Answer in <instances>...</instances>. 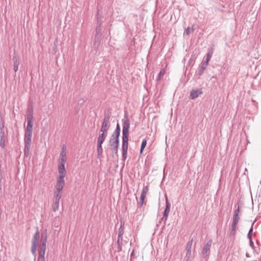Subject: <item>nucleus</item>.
<instances>
[{"label":"nucleus","mask_w":261,"mask_h":261,"mask_svg":"<svg viewBox=\"0 0 261 261\" xmlns=\"http://www.w3.org/2000/svg\"><path fill=\"white\" fill-rule=\"evenodd\" d=\"M130 126V122L128 118H125L123 120V129H122V156L125 159L126 158L127 152L128 149V135Z\"/></svg>","instance_id":"1"},{"label":"nucleus","mask_w":261,"mask_h":261,"mask_svg":"<svg viewBox=\"0 0 261 261\" xmlns=\"http://www.w3.org/2000/svg\"><path fill=\"white\" fill-rule=\"evenodd\" d=\"M120 134V127L117 123L116 128L112 134L109 140V145L111 147L112 152L115 154H117L119 147V137Z\"/></svg>","instance_id":"2"},{"label":"nucleus","mask_w":261,"mask_h":261,"mask_svg":"<svg viewBox=\"0 0 261 261\" xmlns=\"http://www.w3.org/2000/svg\"><path fill=\"white\" fill-rule=\"evenodd\" d=\"M47 239V229L44 230L41 233V244L39 248V257L38 261H45V253L46 251V243Z\"/></svg>","instance_id":"3"},{"label":"nucleus","mask_w":261,"mask_h":261,"mask_svg":"<svg viewBox=\"0 0 261 261\" xmlns=\"http://www.w3.org/2000/svg\"><path fill=\"white\" fill-rule=\"evenodd\" d=\"M32 134H24V155L25 157H28L30 155V150L31 147Z\"/></svg>","instance_id":"4"},{"label":"nucleus","mask_w":261,"mask_h":261,"mask_svg":"<svg viewBox=\"0 0 261 261\" xmlns=\"http://www.w3.org/2000/svg\"><path fill=\"white\" fill-rule=\"evenodd\" d=\"M66 174H59L55 185V190L62 191L65 186L64 178Z\"/></svg>","instance_id":"5"},{"label":"nucleus","mask_w":261,"mask_h":261,"mask_svg":"<svg viewBox=\"0 0 261 261\" xmlns=\"http://www.w3.org/2000/svg\"><path fill=\"white\" fill-rule=\"evenodd\" d=\"M40 238V233L38 230H37L34 236L32 242L31 251L34 256H36V251L38 247L39 239Z\"/></svg>","instance_id":"6"},{"label":"nucleus","mask_w":261,"mask_h":261,"mask_svg":"<svg viewBox=\"0 0 261 261\" xmlns=\"http://www.w3.org/2000/svg\"><path fill=\"white\" fill-rule=\"evenodd\" d=\"M107 136V133L101 132L97 139V153L98 155L101 154L102 152V144L103 143Z\"/></svg>","instance_id":"7"},{"label":"nucleus","mask_w":261,"mask_h":261,"mask_svg":"<svg viewBox=\"0 0 261 261\" xmlns=\"http://www.w3.org/2000/svg\"><path fill=\"white\" fill-rule=\"evenodd\" d=\"M110 115L109 114H106L103 120L102 123V125L100 128V132L107 133L108 130L110 127Z\"/></svg>","instance_id":"8"},{"label":"nucleus","mask_w":261,"mask_h":261,"mask_svg":"<svg viewBox=\"0 0 261 261\" xmlns=\"http://www.w3.org/2000/svg\"><path fill=\"white\" fill-rule=\"evenodd\" d=\"M67 161V158H59V164L58 166L59 174H66V171L65 165Z\"/></svg>","instance_id":"9"},{"label":"nucleus","mask_w":261,"mask_h":261,"mask_svg":"<svg viewBox=\"0 0 261 261\" xmlns=\"http://www.w3.org/2000/svg\"><path fill=\"white\" fill-rule=\"evenodd\" d=\"M193 243V239L188 241L186 246V255L184 258V261H189L191 255V248Z\"/></svg>","instance_id":"10"},{"label":"nucleus","mask_w":261,"mask_h":261,"mask_svg":"<svg viewBox=\"0 0 261 261\" xmlns=\"http://www.w3.org/2000/svg\"><path fill=\"white\" fill-rule=\"evenodd\" d=\"M212 54H213L212 49L211 50H210L209 52L207 54L206 60L204 61V62L203 63V64L201 66V69L200 71V74H202L203 71L206 68V66L208 65V63L212 57Z\"/></svg>","instance_id":"11"},{"label":"nucleus","mask_w":261,"mask_h":261,"mask_svg":"<svg viewBox=\"0 0 261 261\" xmlns=\"http://www.w3.org/2000/svg\"><path fill=\"white\" fill-rule=\"evenodd\" d=\"M170 203L168 201V199L167 198H166V208L164 212V215L162 218V220L166 221L167 220L168 216L170 210Z\"/></svg>","instance_id":"12"},{"label":"nucleus","mask_w":261,"mask_h":261,"mask_svg":"<svg viewBox=\"0 0 261 261\" xmlns=\"http://www.w3.org/2000/svg\"><path fill=\"white\" fill-rule=\"evenodd\" d=\"M212 245V241H208L206 244L204 245L202 251V254L204 258H205L207 256V253L210 250Z\"/></svg>","instance_id":"13"},{"label":"nucleus","mask_w":261,"mask_h":261,"mask_svg":"<svg viewBox=\"0 0 261 261\" xmlns=\"http://www.w3.org/2000/svg\"><path fill=\"white\" fill-rule=\"evenodd\" d=\"M202 94V91L199 89L193 90L190 93V98L191 99H194L198 97L199 95Z\"/></svg>","instance_id":"14"},{"label":"nucleus","mask_w":261,"mask_h":261,"mask_svg":"<svg viewBox=\"0 0 261 261\" xmlns=\"http://www.w3.org/2000/svg\"><path fill=\"white\" fill-rule=\"evenodd\" d=\"M123 232L122 226H121V227L119 228V233H118V236L117 242H118L119 246H120V244H121L122 243V235H123Z\"/></svg>","instance_id":"15"},{"label":"nucleus","mask_w":261,"mask_h":261,"mask_svg":"<svg viewBox=\"0 0 261 261\" xmlns=\"http://www.w3.org/2000/svg\"><path fill=\"white\" fill-rule=\"evenodd\" d=\"M33 123H27V128L25 130V134H33Z\"/></svg>","instance_id":"16"},{"label":"nucleus","mask_w":261,"mask_h":261,"mask_svg":"<svg viewBox=\"0 0 261 261\" xmlns=\"http://www.w3.org/2000/svg\"><path fill=\"white\" fill-rule=\"evenodd\" d=\"M62 196V191L55 190L54 194V199L60 200Z\"/></svg>","instance_id":"17"},{"label":"nucleus","mask_w":261,"mask_h":261,"mask_svg":"<svg viewBox=\"0 0 261 261\" xmlns=\"http://www.w3.org/2000/svg\"><path fill=\"white\" fill-rule=\"evenodd\" d=\"M33 113L32 111H30L27 116V123H33Z\"/></svg>","instance_id":"18"},{"label":"nucleus","mask_w":261,"mask_h":261,"mask_svg":"<svg viewBox=\"0 0 261 261\" xmlns=\"http://www.w3.org/2000/svg\"><path fill=\"white\" fill-rule=\"evenodd\" d=\"M195 30V28H190V27H188L186 28L184 32V35H189L191 33H192Z\"/></svg>","instance_id":"19"},{"label":"nucleus","mask_w":261,"mask_h":261,"mask_svg":"<svg viewBox=\"0 0 261 261\" xmlns=\"http://www.w3.org/2000/svg\"><path fill=\"white\" fill-rule=\"evenodd\" d=\"M148 191V188L147 186H144L142 189V193L141 194V196L142 197L145 198L146 193Z\"/></svg>","instance_id":"20"},{"label":"nucleus","mask_w":261,"mask_h":261,"mask_svg":"<svg viewBox=\"0 0 261 261\" xmlns=\"http://www.w3.org/2000/svg\"><path fill=\"white\" fill-rule=\"evenodd\" d=\"M165 72L166 70L165 69L161 70L156 77V80L160 81L161 77L165 74Z\"/></svg>","instance_id":"21"},{"label":"nucleus","mask_w":261,"mask_h":261,"mask_svg":"<svg viewBox=\"0 0 261 261\" xmlns=\"http://www.w3.org/2000/svg\"><path fill=\"white\" fill-rule=\"evenodd\" d=\"M147 144V140L144 139L142 140L141 146V149H140V153H142L144 148L145 147L146 145Z\"/></svg>","instance_id":"22"},{"label":"nucleus","mask_w":261,"mask_h":261,"mask_svg":"<svg viewBox=\"0 0 261 261\" xmlns=\"http://www.w3.org/2000/svg\"><path fill=\"white\" fill-rule=\"evenodd\" d=\"M13 66H19V58L17 56H14L13 57Z\"/></svg>","instance_id":"23"},{"label":"nucleus","mask_w":261,"mask_h":261,"mask_svg":"<svg viewBox=\"0 0 261 261\" xmlns=\"http://www.w3.org/2000/svg\"><path fill=\"white\" fill-rule=\"evenodd\" d=\"M240 219L239 215H234L232 221V224H237Z\"/></svg>","instance_id":"24"},{"label":"nucleus","mask_w":261,"mask_h":261,"mask_svg":"<svg viewBox=\"0 0 261 261\" xmlns=\"http://www.w3.org/2000/svg\"><path fill=\"white\" fill-rule=\"evenodd\" d=\"M253 224L254 223L252 224V226L248 233V234H247V238L249 240H250V239H252V232H253Z\"/></svg>","instance_id":"25"},{"label":"nucleus","mask_w":261,"mask_h":261,"mask_svg":"<svg viewBox=\"0 0 261 261\" xmlns=\"http://www.w3.org/2000/svg\"><path fill=\"white\" fill-rule=\"evenodd\" d=\"M5 129V125L4 122L3 120V118L0 117V130Z\"/></svg>","instance_id":"26"},{"label":"nucleus","mask_w":261,"mask_h":261,"mask_svg":"<svg viewBox=\"0 0 261 261\" xmlns=\"http://www.w3.org/2000/svg\"><path fill=\"white\" fill-rule=\"evenodd\" d=\"M237 225V224H234L232 223L231 229V234H234Z\"/></svg>","instance_id":"27"},{"label":"nucleus","mask_w":261,"mask_h":261,"mask_svg":"<svg viewBox=\"0 0 261 261\" xmlns=\"http://www.w3.org/2000/svg\"><path fill=\"white\" fill-rule=\"evenodd\" d=\"M1 139H6V134L5 129L0 130Z\"/></svg>","instance_id":"28"},{"label":"nucleus","mask_w":261,"mask_h":261,"mask_svg":"<svg viewBox=\"0 0 261 261\" xmlns=\"http://www.w3.org/2000/svg\"><path fill=\"white\" fill-rule=\"evenodd\" d=\"M5 140L6 139H1L0 140V146L3 148H4L5 146Z\"/></svg>","instance_id":"29"},{"label":"nucleus","mask_w":261,"mask_h":261,"mask_svg":"<svg viewBox=\"0 0 261 261\" xmlns=\"http://www.w3.org/2000/svg\"><path fill=\"white\" fill-rule=\"evenodd\" d=\"M59 158H67L66 152L61 151Z\"/></svg>","instance_id":"30"},{"label":"nucleus","mask_w":261,"mask_h":261,"mask_svg":"<svg viewBox=\"0 0 261 261\" xmlns=\"http://www.w3.org/2000/svg\"><path fill=\"white\" fill-rule=\"evenodd\" d=\"M52 207H53V211L55 212L59 209V206L57 205H55L53 204Z\"/></svg>","instance_id":"31"},{"label":"nucleus","mask_w":261,"mask_h":261,"mask_svg":"<svg viewBox=\"0 0 261 261\" xmlns=\"http://www.w3.org/2000/svg\"><path fill=\"white\" fill-rule=\"evenodd\" d=\"M249 245H250V246L252 248H254V243H253V242L252 241V239H250L249 240Z\"/></svg>","instance_id":"32"},{"label":"nucleus","mask_w":261,"mask_h":261,"mask_svg":"<svg viewBox=\"0 0 261 261\" xmlns=\"http://www.w3.org/2000/svg\"><path fill=\"white\" fill-rule=\"evenodd\" d=\"M240 213V207H239V206H238V208L234 211V215H237H237H239Z\"/></svg>","instance_id":"33"},{"label":"nucleus","mask_w":261,"mask_h":261,"mask_svg":"<svg viewBox=\"0 0 261 261\" xmlns=\"http://www.w3.org/2000/svg\"><path fill=\"white\" fill-rule=\"evenodd\" d=\"M145 198L140 197V204L141 206L143 205L144 202Z\"/></svg>","instance_id":"34"},{"label":"nucleus","mask_w":261,"mask_h":261,"mask_svg":"<svg viewBox=\"0 0 261 261\" xmlns=\"http://www.w3.org/2000/svg\"><path fill=\"white\" fill-rule=\"evenodd\" d=\"M59 202H60V200L59 199H58V200L57 199H55V201L54 202V204L57 205L59 206Z\"/></svg>","instance_id":"35"},{"label":"nucleus","mask_w":261,"mask_h":261,"mask_svg":"<svg viewBox=\"0 0 261 261\" xmlns=\"http://www.w3.org/2000/svg\"><path fill=\"white\" fill-rule=\"evenodd\" d=\"M61 151L66 152V147L65 145L62 146Z\"/></svg>","instance_id":"36"},{"label":"nucleus","mask_w":261,"mask_h":261,"mask_svg":"<svg viewBox=\"0 0 261 261\" xmlns=\"http://www.w3.org/2000/svg\"><path fill=\"white\" fill-rule=\"evenodd\" d=\"M2 179V173L1 170H0V189H1V181Z\"/></svg>","instance_id":"37"},{"label":"nucleus","mask_w":261,"mask_h":261,"mask_svg":"<svg viewBox=\"0 0 261 261\" xmlns=\"http://www.w3.org/2000/svg\"><path fill=\"white\" fill-rule=\"evenodd\" d=\"M18 70V66H14V70L15 72H17Z\"/></svg>","instance_id":"38"},{"label":"nucleus","mask_w":261,"mask_h":261,"mask_svg":"<svg viewBox=\"0 0 261 261\" xmlns=\"http://www.w3.org/2000/svg\"><path fill=\"white\" fill-rule=\"evenodd\" d=\"M191 28H195V24H193Z\"/></svg>","instance_id":"39"}]
</instances>
